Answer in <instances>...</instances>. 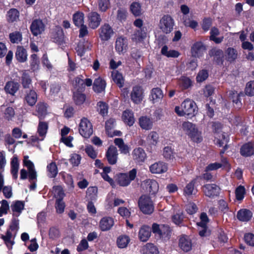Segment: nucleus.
Returning a JSON list of instances; mask_svg holds the SVG:
<instances>
[{"instance_id":"nucleus-32","label":"nucleus","mask_w":254,"mask_h":254,"mask_svg":"<svg viewBox=\"0 0 254 254\" xmlns=\"http://www.w3.org/2000/svg\"><path fill=\"white\" fill-rule=\"evenodd\" d=\"M24 203L20 201H16L13 204L11 205V209L13 212V215L14 216H18L24 209Z\"/></svg>"},{"instance_id":"nucleus-42","label":"nucleus","mask_w":254,"mask_h":254,"mask_svg":"<svg viewBox=\"0 0 254 254\" xmlns=\"http://www.w3.org/2000/svg\"><path fill=\"white\" fill-rule=\"evenodd\" d=\"M163 97L162 90L159 88H154L152 89L151 98L153 102H157Z\"/></svg>"},{"instance_id":"nucleus-22","label":"nucleus","mask_w":254,"mask_h":254,"mask_svg":"<svg viewBox=\"0 0 254 254\" xmlns=\"http://www.w3.org/2000/svg\"><path fill=\"white\" fill-rule=\"evenodd\" d=\"M151 229L150 227L146 225L142 226L138 232L139 240L143 242L148 241L151 236Z\"/></svg>"},{"instance_id":"nucleus-54","label":"nucleus","mask_w":254,"mask_h":254,"mask_svg":"<svg viewBox=\"0 0 254 254\" xmlns=\"http://www.w3.org/2000/svg\"><path fill=\"white\" fill-rule=\"evenodd\" d=\"M245 193V189L242 186L238 187L235 190L236 197L237 200H242Z\"/></svg>"},{"instance_id":"nucleus-7","label":"nucleus","mask_w":254,"mask_h":254,"mask_svg":"<svg viewBox=\"0 0 254 254\" xmlns=\"http://www.w3.org/2000/svg\"><path fill=\"white\" fill-rule=\"evenodd\" d=\"M99 37L102 41L109 40L114 34V31L108 24H104L99 29Z\"/></svg>"},{"instance_id":"nucleus-35","label":"nucleus","mask_w":254,"mask_h":254,"mask_svg":"<svg viewBox=\"0 0 254 254\" xmlns=\"http://www.w3.org/2000/svg\"><path fill=\"white\" fill-rule=\"evenodd\" d=\"M139 123L140 127L146 130L150 129L153 125L152 122L147 117H140L139 119Z\"/></svg>"},{"instance_id":"nucleus-6","label":"nucleus","mask_w":254,"mask_h":254,"mask_svg":"<svg viewBox=\"0 0 254 254\" xmlns=\"http://www.w3.org/2000/svg\"><path fill=\"white\" fill-rule=\"evenodd\" d=\"M141 186L146 192L152 195L156 194L159 189L157 182L153 180H147L143 181Z\"/></svg>"},{"instance_id":"nucleus-56","label":"nucleus","mask_w":254,"mask_h":254,"mask_svg":"<svg viewBox=\"0 0 254 254\" xmlns=\"http://www.w3.org/2000/svg\"><path fill=\"white\" fill-rule=\"evenodd\" d=\"M115 124V120L110 119L106 122V130L108 135H112V129L114 128Z\"/></svg>"},{"instance_id":"nucleus-41","label":"nucleus","mask_w":254,"mask_h":254,"mask_svg":"<svg viewBox=\"0 0 254 254\" xmlns=\"http://www.w3.org/2000/svg\"><path fill=\"white\" fill-rule=\"evenodd\" d=\"M114 143L120 148L121 152L124 154H127L129 152L128 146L125 144L122 138H118L114 140Z\"/></svg>"},{"instance_id":"nucleus-29","label":"nucleus","mask_w":254,"mask_h":254,"mask_svg":"<svg viewBox=\"0 0 254 254\" xmlns=\"http://www.w3.org/2000/svg\"><path fill=\"white\" fill-rule=\"evenodd\" d=\"M195 182V180H193L187 185L184 189V193L185 195L190 196L195 194L197 192V189L194 188Z\"/></svg>"},{"instance_id":"nucleus-23","label":"nucleus","mask_w":254,"mask_h":254,"mask_svg":"<svg viewBox=\"0 0 254 254\" xmlns=\"http://www.w3.org/2000/svg\"><path fill=\"white\" fill-rule=\"evenodd\" d=\"M253 216L252 211L247 209H242L238 211L237 217L241 221L248 222Z\"/></svg>"},{"instance_id":"nucleus-63","label":"nucleus","mask_w":254,"mask_h":254,"mask_svg":"<svg viewBox=\"0 0 254 254\" xmlns=\"http://www.w3.org/2000/svg\"><path fill=\"white\" fill-rule=\"evenodd\" d=\"M1 205L0 207V217H1L3 214H6L9 209V204L7 200H2L1 201Z\"/></svg>"},{"instance_id":"nucleus-8","label":"nucleus","mask_w":254,"mask_h":254,"mask_svg":"<svg viewBox=\"0 0 254 254\" xmlns=\"http://www.w3.org/2000/svg\"><path fill=\"white\" fill-rule=\"evenodd\" d=\"M181 108L185 115L193 116L196 110V104L193 101L187 99L182 103Z\"/></svg>"},{"instance_id":"nucleus-25","label":"nucleus","mask_w":254,"mask_h":254,"mask_svg":"<svg viewBox=\"0 0 254 254\" xmlns=\"http://www.w3.org/2000/svg\"><path fill=\"white\" fill-rule=\"evenodd\" d=\"M114 223L112 218L107 217L103 218L100 222V228L102 231H107L110 230Z\"/></svg>"},{"instance_id":"nucleus-37","label":"nucleus","mask_w":254,"mask_h":254,"mask_svg":"<svg viewBox=\"0 0 254 254\" xmlns=\"http://www.w3.org/2000/svg\"><path fill=\"white\" fill-rule=\"evenodd\" d=\"M209 55L210 57H213L214 60H216L218 64L221 62V59L223 56V52L221 49L213 48L209 51Z\"/></svg>"},{"instance_id":"nucleus-14","label":"nucleus","mask_w":254,"mask_h":254,"mask_svg":"<svg viewBox=\"0 0 254 254\" xmlns=\"http://www.w3.org/2000/svg\"><path fill=\"white\" fill-rule=\"evenodd\" d=\"M88 25L92 29H95L99 26L101 21L100 15L96 12H91L88 15Z\"/></svg>"},{"instance_id":"nucleus-59","label":"nucleus","mask_w":254,"mask_h":254,"mask_svg":"<svg viewBox=\"0 0 254 254\" xmlns=\"http://www.w3.org/2000/svg\"><path fill=\"white\" fill-rule=\"evenodd\" d=\"M228 141L227 135L223 134L222 135V138L217 139L216 140V144L219 145V147L222 146L224 145L225 149L228 148L227 143Z\"/></svg>"},{"instance_id":"nucleus-45","label":"nucleus","mask_w":254,"mask_h":254,"mask_svg":"<svg viewBox=\"0 0 254 254\" xmlns=\"http://www.w3.org/2000/svg\"><path fill=\"white\" fill-rule=\"evenodd\" d=\"M48 126L47 123L40 122L38 127V132L40 136L42 137V138L39 140H42L43 137L47 133Z\"/></svg>"},{"instance_id":"nucleus-18","label":"nucleus","mask_w":254,"mask_h":254,"mask_svg":"<svg viewBox=\"0 0 254 254\" xmlns=\"http://www.w3.org/2000/svg\"><path fill=\"white\" fill-rule=\"evenodd\" d=\"M205 50V47L202 42H197L191 47L192 56L194 57L199 58L202 56Z\"/></svg>"},{"instance_id":"nucleus-53","label":"nucleus","mask_w":254,"mask_h":254,"mask_svg":"<svg viewBox=\"0 0 254 254\" xmlns=\"http://www.w3.org/2000/svg\"><path fill=\"white\" fill-rule=\"evenodd\" d=\"M129 242V239L127 236L120 237L117 240V244L119 248H124L127 247Z\"/></svg>"},{"instance_id":"nucleus-5","label":"nucleus","mask_w":254,"mask_h":254,"mask_svg":"<svg viewBox=\"0 0 254 254\" xmlns=\"http://www.w3.org/2000/svg\"><path fill=\"white\" fill-rule=\"evenodd\" d=\"M80 134L85 138H89L93 133L92 125L86 118L81 119L79 127Z\"/></svg>"},{"instance_id":"nucleus-43","label":"nucleus","mask_w":254,"mask_h":254,"mask_svg":"<svg viewBox=\"0 0 254 254\" xmlns=\"http://www.w3.org/2000/svg\"><path fill=\"white\" fill-rule=\"evenodd\" d=\"M47 170L48 172V176L50 178H55L58 174V168L55 162H52L49 164L47 167Z\"/></svg>"},{"instance_id":"nucleus-24","label":"nucleus","mask_w":254,"mask_h":254,"mask_svg":"<svg viewBox=\"0 0 254 254\" xmlns=\"http://www.w3.org/2000/svg\"><path fill=\"white\" fill-rule=\"evenodd\" d=\"M179 246L184 252H189L192 247L191 240L187 236H182L179 240Z\"/></svg>"},{"instance_id":"nucleus-19","label":"nucleus","mask_w":254,"mask_h":254,"mask_svg":"<svg viewBox=\"0 0 254 254\" xmlns=\"http://www.w3.org/2000/svg\"><path fill=\"white\" fill-rule=\"evenodd\" d=\"M133 159L137 163L143 162L146 158L144 150L140 147L134 149L132 153Z\"/></svg>"},{"instance_id":"nucleus-10","label":"nucleus","mask_w":254,"mask_h":254,"mask_svg":"<svg viewBox=\"0 0 254 254\" xmlns=\"http://www.w3.org/2000/svg\"><path fill=\"white\" fill-rule=\"evenodd\" d=\"M205 195L209 197H214L219 195L220 188L215 184H206L203 186Z\"/></svg>"},{"instance_id":"nucleus-61","label":"nucleus","mask_w":254,"mask_h":254,"mask_svg":"<svg viewBox=\"0 0 254 254\" xmlns=\"http://www.w3.org/2000/svg\"><path fill=\"white\" fill-rule=\"evenodd\" d=\"M208 76V72L206 70L202 69L197 74L196 76V81L198 82H201L205 80Z\"/></svg>"},{"instance_id":"nucleus-58","label":"nucleus","mask_w":254,"mask_h":254,"mask_svg":"<svg viewBox=\"0 0 254 254\" xmlns=\"http://www.w3.org/2000/svg\"><path fill=\"white\" fill-rule=\"evenodd\" d=\"M184 215L182 212L177 213L172 216V221L176 225H181L184 219Z\"/></svg>"},{"instance_id":"nucleus-40","label":"nucleus","mask_w":254,"mask_h":254,"mask_svg":"<svg viewBox=\"0 0 254 254\" xmlns=\"http://www.w3.org/2000/svg\"><path fill=\"white\" fill-rule=\"evenodd\" d=\"M82 91H76L74 92L73 99L77 105H82L85 101L86 96L81 93Z\"/></svg>"},{"instance_id":"nucleus-16","label":"nucleus","mask_w":254,"mask_h":254,"mask_svg":"<svg viewBox=\"0 0 254 254\" xmlns=\"http://www.w3.org/2000/svg\"><path fill=\"white\" fill-rule=\"evenodd\" d=\"M143 90L140 86H136L133 87L131 92L130 97L132 101L138 104L141 102L143 98Z\"/></svg>"},{"instance_id":"nucleus-11","label":"nucleus","mask_w":254,"mask_h":254,"mask_svg":"<svg viewBox=\"0 0 254 254\" xmlns=\"http://www.w3.org/2000/svg\"><path fill=\"white\" fill-rule=\"evenodd\" d=\"M45 26L43 21L40 19L33 21L30 26V30L34 36L41 34L45 30Z\"/></svg>"},{"instance_id":"nucleus-57","label":"nucleus","mask_w":254,"mask_h":254,"mask_svg":"<svg viewBox=\"0 0 254 254\" xmlns=\"http://www.w3.org/2000/svg\"><path fill=\"white\" fill-rule=\"evenodd\" d=\"M53 191L55 196L57 199H63L64 196V192L60 186H55L53 187Z\"/></svg>"},{"instance_id":"nucleus-4","label":"nucleus","mask_w":254,"mask_h":254,"mask_svg":"<svg viewBox=\"0 0 254 254\" xmlns=\"http://www.w3.org/2000/svg\"><path fill=\"white\" fill-rule=\"evenodd\" d=\"M174 25V20L171 16L165 15L160 20L159 27L164 33L168 34L172 31Z\"/></svg>"},{"instance_id":"nucleus-62","label":"nucleus","mask_w":254,"mask_h":254,"mask_svg":"<svg viewBox=\"0 0 254 254\" xmlns=\"http://www.w3.org/2000/svg\"><path fill=\"white\" fill-rule=\"evenodd\" d=\"M130 10L135 16H139L141 14L140 6L137 2H133L130 5Z\"/></svg>"},{"instance_id":"nucleus-15","label":"nucleus","mask_w":254,"mask_h":254,"mask_svg":"<svg viewBox=\"0 0 254 254\" xmlns=\"http://www.w3.org/2000/svg\"><path fill=\"white\" fill-rule=\"evenodd\" d=\"M127 40L122 37H118L116 41L115 49L119 54L125 53L127 49Z\"/></svg>"},{"instance_id":"nucleus-49","label":"nucleus","mask_w":254,"mask_h":254,"mask_svg":"<svg viewBox=\"0 0 254 254\" xmlns=\"http://www.w3.org/2000/svg\"><path fill=\"white\" fill-rule=\"evenodd\" d=\"M74 87L77 91H83L85 88L84 80L80 76H78L75 79Z\"/></svg>"},{"instance_id":"nucleus-17","label":"nucleus","mask_w":254,"mask_h":254,"mask_svg":"<svg viewBox=\"0 0 254 254\" xmlns=\"http://www.w3.org/2000/svg\"><path fill=\"white\" fill-rule=\"evenodd\" d=\"M167 165L163 162H156L150 166V170L152 173L161 174L167 171Z\"/></svg>"},{"instance_id":"nucleus-33","label":"nucleus","mask_w":254,"mask_h":254,"mask_svg":"<svg viewBox=\"0 0 254 254\" xmlns=\"http://www.w3.org/2000/svg\"><path fill=\"white\" fill-rule=\"evenodd\" d=\"M27 56L26 50L22 47L18 46L15 53L16 59L19 62H24L26 60Z\"/></svg>"},{"instance_id":"nucleus-44","label":"nucleus","mask_w":254,"mask_h":254,"mask_svg":"<svg viewBox=\"0 0 254 254\" xmlns=\"http://www.w3.org/2000/svg\"><path fill=\"white\" fill-rule=\"evenodd\" d=\"M73 21L74 24L79 27L84 24V14L82 12H76L73 15Z\"/></svg>"},{"instance_id":"nucleus-30","label":"nucleus","mask_w":254,"mask_h":254,"mask_svg":"<svg viewBox=\"0 0 254 254\" xmlns=\"http://www.w3.org/2000/svg\"><path fill=\"white\" fill-rule=\"evenodd\" d=\"M11 173L13 177L16 179L17 178V173L19 169V162L16 156H14L11 159Z\"/></svg>"},{"instance_id":"nucleus-46","label":"nucleus","mask_w":254,"mask_h":254,"mask_svg":"<svg viewBox=\"0 0 254 254\" xmlns=\"http://www.w3.org/2000/svg\"><path fill=\"white\" fill-rule=\"evenodd\" d=\"M146 28L142 27L136 30L134 33V37L133 39H135L136 41H141L145 38L146 36Z\"/></svg>"},{"instance_id":"nucleus-31","label":"nucleus","mask_w":254,"mask_h":254,"mask_svg":"<svg viewBox=\"0 0 254 254\" xmlns=\"http://www.w3.org/2000/svg\"><path fill=\"white\" fill-rule=\"evenodd\" d=\"M105 81L101 78L98 77L94 80L93 88L95 92L100 93L105 89Z\"/></svg>"},{"instance_id":"nucleus-60","label":"nucleus","mask_w":254,"mask_h":254,"mask_svg":"<svg viewBox=\"0 0 254 254\" xmlns=\"http://www.w3.org/2000/svg\"><path fill=\"white\" fill-rule=\"evenodd\" d=\"M57 212L62 213L64 211L65 204L62 199H57L55 204Z\"/></svg>"},{"instance_id":"nucleus-12","label":"nucleus","mask_w":254,"mask_h":254,"mask_svg":"<svg viewBox=\"0 0 254 254\" xmlns=\"http://www.w3.org/2000/svg\"><path fill=\"white\" fill-rule=\"evenodd\" d=\"M53 41L58 45L62 46L64 43V35L61 27L56 26L52 33Z\"/></svg>"},{"instance_id":"nucleus-26","label":"nucleus","mask_w":254,"mask_h":254,"mask_svg":"<svg viewBox=\"0 0 254 254\" xmlns=\"http://www.w3.org/2000/svg\"><path fill=\"white\" fill-rule=\"evenodd\" d=\"M24 164L28 169L29 181H32L36 180L37 178V173L34 169L33 163L29 160L24 161Z\"/></svg>"},{"instance_id":"nucleus-34","label":"nucleus","mask_w":254,"mask_h":254,"mask_svg":"<svg viewBox=\"0 0 254 254\" xmlns=\"http://www.w3.org/2000/svg\"><path fill=\"white\" fill-rule=\"evenodd\" d=\"M123 119L124 121L128 126H132L134 123V118L132 112L129 110H126L123 114Z\"/></svg>"},{"instance_id":"nucleus-20","label":"nucleus","mask_w":254,"mask_h":254,"mask_svg":"<svg viewBox=\"0 0 254 254\" xmlns=\"http://www.w3.org/2000/svg\"><path fill=\"white\" fill-rule=\"evenodd\" d=\"M241 154L248 157L254 154V142H250L244 144L240 149Z\"/></svg>"},{"instance_id":"nucleus-55","label":"nucleus","mask_w":254,"mask_h":254,"mask_svg":"<svg viewBox=\"0 0 254 254\" xmlns=\"http://www.w3.org/2000/svg\"><path fill=\"white\" fill-rule=\"evenodd\" d=\"M10 41L13 43H18L21 40L22 36L20 32H15L9 34Z\"/></svg>"},{"instance_id":"nucleus-64","label":"nucleus","mask_w":254,"mask_h":254,"mask_svg":"<svg viewBox=\"0 0 254 254\" xmlns=\"http://www.w3.org/2000/svg\"><path fill=\"white\" fill-rule=\"evenodd\" d=\"M158 251L157 248L152 244H149L143 254H158Z\"/></svg>"},{"instance_id":"nucleus-39","label":"nucleus","mask_w":254,"mask_h":254,"mask_svg":"<svg viewBox=\"0 0 254 254\" xmlns=\"http://www.w3.org/2000/svg\"><path fill=\"white\" fill-rule=\"evenodd\" d=\"M36 112L40 119H43L47 114V106L44 103L40 102L36 106Z\"/></svg>"},{"instance_id":"nucleus-13","label":"nucleus","mask_w":254,"mask_h":254,"mask_svg":"<svg viewBox=\"0 0 254 254\" xmlns=\"http://www.w3.org/2000/svg\"><path fill=\"white\" fill-rule=\"evenodd\" d=\"M118 150L114 146H110L106 152V156L108 163L111 165L115 164L118 159Z\"/></svg>"},{"instance_id":"nucleus-21","label":"nucleus","mask_w":254,"mask_h":254,"mask_svg":"<svg viewBox=\"0 0 254 254\" xmlns=\"http://www.w3.org/2000/svg\"><path fill=\"white\" fill-rule=\"evenodd\" d=\"M21 83L23 88V91L33 89L32 84V80L28 73L25 71L22 73L21 77Z\"/></svg>"},{"instance_id":"nucleus-1","label":"nucleus","mask_w":254,"mask_h":254,"mask_svg":"<svg viewBox=\"0 0 254 254\" xmlns=\"http://www.w3.org/2000/svg\"><path fill=\"white\" fill-rule=\"evenodd\" d=\"M182 127L183 131L188 135L193 141L200 142L202 140L200 133L198 131L195 125L190 122L183 123Z\"/></svg>"},{"instance_id":"nucleus-2","label":"nucleus","mask_w":254,"mask_h":254,"mask_svg":"<svg viewBox=\"0 0 254 254\" xmlns=\"http://www.w3.org/2000/svg\"><path fill=\"white\" fill-rule=\"evenodd\" d=\"M138 205L140 210L145 214H151L154 211L153 202L147 195H142L139 198Z\"/></svg>"},{"instance_id":"nucleus-52","label":"nucleus","mask_w":254,"mask_h":254,"mask_svg":"<svg viewBox=\"0 0 254 254\" xmlns=\"http://www.w3.org/2000/svg\"><path fill=\"white\" fill-rule=\"evenodd\" d=\"M245 93L247 95L250 96L254 95V81H250L247 84Z\"/></svg>"},{"instance_id":"nucleus-48","label":"nucleus","mask_w":254,"mask_h":254,"mask_svg":"<svg viewBox=\"0 0 254 254\" xmlns=\"http://www.w3.org/2000/svg\"><path fill=\"white\" fill-rule=\"evenodd\" d=\"M163 155L164 158L168 160H173L175 158V153L171 147L169 146L164 147Z\"/></svg>"},{"instance_id":"nucleus-51","label":"nucleus","mask_w":254,"mask_h":254,"mask_svg":"<svg viewBox=\"0 0 254 254\" xmlns=\"http://www.w3.org/2000/svg\"><path fill=\"white\" fill-rule=\"evenodd\" d=\"M98 192V189L96 187H90L87 189V194L90 197L91 200L96 199Z\"/></svg>"},{"instance_id":"nucleus-47","label":"nucleus","mask_w":254,"mask_h":254,"mask_svg":"<svg viewBox=\"0 0 254 254\" xmlns=\"http://www.w3.org/2000/svg\"><path fill=\"white\" fill-rule=\"evenodd\" d=\"M19 17V12L16 9H11L7 12V20L9 22H14Z\"/></svg>"},{"instance_id":"nucleus-28","label":"nucleus","mask_w":254,"mask_h":254,"mask_svg":"<svg viewBox=\"0 0 254 254\" xmlns=\"http://www.w3.org/2000/svg\"><path fill=\"white\" fill-rule=\"evenodd\" d=\"M19 87V84L14 81H8L6 83L4 89L6 93L14 95Z\"/></svg>"},{"instance_id":"nucleus-9","label":"nucleus","mask_w":254,"mask_h":254,"mask_svg":"<svg viewBox=\"0 0 254 254\" xmlns=\"http://www.w3.org/2000/svg\"><path fill=\"white\" fill-rule=\"evenodd\" d=\"M24 101L30 106H33L37 101V94L35 90L23 91Z\"/></svg>"},{"instance_id":"nucleus-36","label":"nucleus","mask_w":254,"mask_h":254,"mask_svg":"<svg viewBox=\"0 0 254 254\" xmlns=\"http://www.w3.org/2000/svg\"><path fill=\"white\" fill-rule=\"evenodd\" d=\"M112 76L114 82L120 87H122L124 85V80L122 74L118 70H114L112 72Z\"/></svg>"},{"instance_id":"nucleus-3","label":"nucleus","mask_w":254,"mask_h":254,"mask_svg":"<svg viewBox=\"0 0 254 254\" xmlns=\"http://www.w3.org/2000/svg\"><path fill=\"white\" fill-rule=\"evenodd\" d=\"M137 171L136 169L130 170L128 174L121 173L118 175L117 179V183L121 186H127L131 181L134 180L136 176Z\"/></svg>"},{"instance_id":"nucleus-27","label":"nucleus","mask_w":254,"mask_h":254,"mask_svg":"<svg viewBox=\"0 0 254 254\" xmlns=\"http://www.w3.org/2000/svg\"><path fill=\"white\" fill-rule=\"evenodd\" d=\"M237 51L233 48H228L225 52V58L230 62L235 61L238 58Z\"/></svg>"},{"instance_id":"nucleus-50","label":"nucleus","mask_w":254,"mask_h":254,"mask_svg":"<svg viewBox=\"0 0 254 254\" xmlns=\"http://www.w3.org/2000/svg\"><path fill=\"white\" fill-rule=\"evenodd\" d=\"M98 111L99 114L102 116H104L107 114L108 106L107 104L102 101H100L97 104Z\"/></svg>"},{"instance_id":"nucleus-38","label":"nucleus","mask_w":254,"mask_h":254,"mask_svg":"<svg viewBox=\"0 0 254 254\" xmlns=\"http://www.w3.org/2000/svg\"><path fill=\"white\" fill-rule=\"evenodd\" d=\"M161 53L168 58H177L180 55L179 52L177 51L174 50H168V48L167 46H164L162 47Z\"/></svg>"}]
</instances>
